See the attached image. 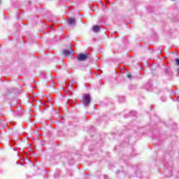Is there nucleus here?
<instances>
[{
  "mask_svg": "<svg viewBox=\"0 0 179 179\" xmlns=\"http://www.w3.org/2000/svg\"><path fill=\"white\" fill-rule=\"evenodd\" d=\"M90 94H85L83 96L82 103L85 107H89V104H90Z\"/></svg>",
  "mask_w": 179,
  "mask_h": 179,
  "instance_id": "1",
  "label": "nucleus"
},
{
  "mask_svg": "<svg viewBox=\"0 0 179 179\" xmlns=\"http://www.w3.org/2000/svg\"><path fill=\"white\" fill-rule=\"evenodd\" d=\"M78 61H86L87 58H90V56L87 54L80 53L77 55Z\"/></svg>",
  "mask_w": 179,
  "mask_h": 179,
  "instance_id": "2",
  "label": "nucleus"
},
{
  "mask_svg": "<svg viewBox=\"0 0 179 179\" xmlns=\"http://www.w3.org/2000/svg\"><path fill=\"white\" fill-rule=\"evenodd\" d=\"M67 22L70 26H75L76 24L75 18L69 17L68 18Z\"/></svg>",
  "mask_w": 179,
  "mask_h": 179,
  "instance_id": "3",
  "label": "nucleus"
},
{
  "mask_svg": "<svg viewBox=\"0 0 179 179\" xmlns=\"http://www.w3.org/2000/svg\"><path fill=\"white\" fill-rule=\"evenodd\" d=\"M63 55L65 57H71V55H72V53H71L69 50H63Z\"/></svg>",
  "mask_w": 179,
  "mask_h": 179,
  "instance_id": "4",
  "label": "nucleus"
},
{
  "mask_svg": "<svg viewBox=\"0 0 179 179\" xmlns=\"http://www.w3.org/2000/svg\"><path fill=\"white\" fill-rule=\"evenodd\" d=\"M92 30L93 31H94V33H99V31H100V26L99 25L94 26Z\"/></svg>",
  "mask_w": 179,
  "mask_h": 179,
  "instance_id": "5",
  "label": "nucleus"
},
{
  "mask_svg": "<svg viewBox=\"0 0 179 179\" xmlns=\"http://www.w3.org/2000/svg\"><path fill=\"white\" fill-rule=\"evenodd\" d=\"M176 65L179 66V59H176Z\"/></svg>",
  "mask_w": 179,
  "mask_h": 179,
  "instance_id": "6",
  "label": "nucleus"
},
{
  "mask_svg": "<svg viewBox=\"0 0 179 179\" xmlns=\"http://www.w3.org/2000/svg\"><path fill=\"white\" fill-rule=\"evenodd\" d=\"M127 78H128L129 79H131V78H132V76H131V74H129V75H127Z\"/></svg>",
  "mask_w": 179,
  "mask_h": 179,
  "instance_id": "7",
  "label": "nucleus"
},
{
  "mask_svg": "<svg viewBox=\"0 0 179 179\" xmlns=\"http://www.w3.org/2000/svg\"><path fill=\"white\" fill-rule=\"evenodd\" d=\"M125 101V99L122 98V101Z\"/></svg>",
  "mask_w": 179,
  "mask_h": 179,
  "instance_id": "8",
  "label": "nucleus"
}]
</instances>
